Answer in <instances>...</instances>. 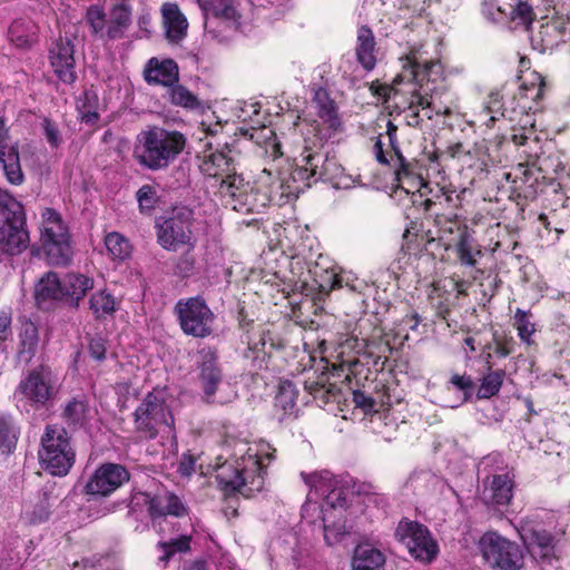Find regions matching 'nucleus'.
Wrapping results in <instances>:
<instances>
[{
	"label": "nucleus",
	"instance_id": "44",
	"mask_svg": "<svg viewBox=\"0 0 570 570\" xmlns=\"http://www.w3.org/2000/svg\"><path fill=\"white\" fill-rule=\"evenodd\" d=\"M514 326L520 340L530 345L532 343L531 336L535 332L534 323L530 320V313L518 308L514 315Z\"/></svg>",
	"mask_w": 570,
	"mask_h": 570
},
{
	"label": "nucleus",
	"instance_id": "59",
	"mask_svg": "<svg viewBox=\"0 0 570 570\" xmlns=\"http://www.w3.org/2000/svg\"><path fill=\"white\" fill-rule=\"evenodd\" d=\"M396 131H397V127L392 122V121H389L387 125H386V134L389 136V140H390V144L393 148V150H399L395 146L396 144ZM395 159V154L391 157V160H394Z\"/></svg>",
	"mask_w": 570,
	"mask_h": 570
},
{
	"label": "nucleus",
	"instance_id": "60",
	"mask_svg": "<svg viewBox=\"0 0 570 570\" xmlns=\"http://www.w3.org/2000/svg\"><path fill=\"white\" fill-rule=\"evenodd\" d=\"M374 154H375V157H376V160L381 164H387L389 163V159L386 158L385 156V153L383 150V144L380 139L376 140V142L374 144Z\"/></svg>",
	"mask_w": 570,
	"mask_h": 570
},
{
	"label": "nucleus",
	"instance_id": "32",
	"mask_svg": "<svg viewBox=\"0 0 570 570\" xmlns=\"http://www.w3.org/2000/svg\"><path fill=\"white\" fill-rule=\"evenodd\" d=\"M98 108L99 97L95 90H85L82 95L78 98L77 109L80 119L83 122L88 125H95L99 119Z\"/></svg>",
	"mask_w": 570,
	"mask_h": 570
},
{
	"label": "nucleus",
	"instance_id": "38",
	"mask_svg": "<svg viewBox=\"0 0 570 570\" xmlns=\"http://www.w3.org/2000/svg\"><path fill=\"white\" fill-rule=\"evenodd\" d=\"M505 377V371L495 370L489 371L488 374L483 376L481 380L480 387L478 390L479 399H490L497 395L502 386L503 380Z\"/></svg>",
	"mask_w": 570,
	"mask_h": 570
},
{
	"label": "nucleus",
	"instance_id": "61",
	"mask_svg": "<svg viewBox=\"0 0 570 570\" xmlns=\"http://www.w3.org/2000/svg\"><path fill=\"white\" fill-rule=\"evenodd\" d=\"M341 284H340V279L336 275L332 274L330 276V283L328 284H321L320 287L322 288V291H325V292H330L332 289H335L337 287H340Z\"/></svg>",
	"mask_w": 570,
	"mask_h": 570
},
{
	"label": "nucleus",
	"instance_id": "16",
	"mask_svg": "<svg viewBox=\"0 0 570 570\" xmlns=\"http://www.w3.org/2000/svg\"><path fill=\"white\" fill-rule=\"evenodd\" d=\"M73 53V43L68 38L57 39L49 49L50 65L58 78L65 83H72L77 78Z\"/></svg>",
	"mask_w": 570,
	"mask_h": 570
},
{
	"label": "nucleus",
	"instance_id": "1",
	"mask_svg": "<svg viewBox=\"0 0 570 570\" xmlns=\"http://www.w3.org/2000/svg\"><path fill=\"white\" fill-rule=\"evenodd\" d=\"M274 449L265 441L235 443V463H224L217 469L216 480L225 491L250 497L264 487L266 461L273 458Z\"/></svg>",
	"mask_w": 570,
	"mask_h": 570
},
{
	"label": "nucleus",
	"instance_id": "57",
	"mask_svg": "<svg viewBox=\"0 0 570 570\" xmlns=\"http://www.w3.org/2000/svg\"><path fill=\"white\" fill-rule=\"evenodd\" d=\"M11 316L2 312L0 314V342H4L11 335Z\"/></svg>",
	"mask_w": 570,
	"mask_h": 570
},
{
	"label": "nucleus",
	"instance_id": "56",
	"mask_svg": "<svg viewBox=\"0 0 570 570\" xmlns=\"http://www.w3.org/2000/svg\"><path fill=\"white\" fill-rule=\"evenodd\" d=\"M353 402L356 406L362 407L364 411H371L374 407L373 399L368 397L362 392H354Z\"/></svg>",
	"mask_w": 570,
	"mask_h": 570
},
{
	"label": "nucleus",
	"instance_id": "14",
	"mask_svg": "<svg viewBox=\"0 0 570 570\" xmlns=\"http://www.w3.org/2000/svg\"><path fill=\"white\" fill-rule=\"evenodd\" d=\"M129 480V473L119 464L106 463L89 478L85 493L92 498L108 497Z\"/></svg>",
	"mask_w": 570,
	"mask_h": 570
},
{
	"label": "nucleus",
	"instance_id": "63",
	"mask_svg": "<svg viewBox=\"0 0 570 570\" xmlns=\"http://www.w3.org/2000/svg\"><path fill=\"white\" fill-rule=\"evenodd\" d=\"M404 323H405L406 325H409V327H410L412 331H414V330H416V328H417V325H419L417 316H416V315H413V316H411V317H406V318L404 320Z\"/></svg>",
	"mask_w": 570,
	"mask_h": 570
},
{
	"label": "nucleus",
	"instance_id": "31",
	"mask_svg": "<svg viewBox=\"0 0 570 570\" xmlns=\"http://www.w3.org/2000/svg\"><path fill=\"white\" fill-rule=\"evenodd\" d=\"M50 498L43 493L35 503H28L23 507L21 520L27 524H38L48 520L50 515Z\"/></svg>",
	"mask_w": 570,
	"mask_h": 570
},
{
	"label": "nucleus",
	"instance_id": "26",
	"mask_svg": "<svg viewBox=\"0 0 570 570\" xmlns=\"http://www.w3.org/2000/svg\"><path fill=\"white\" fill-rule=\"evenodd\" d=\"M60 284L62 299H66L70 305L76 307L86 293L94 287V281L80 274H69L60 281Z\"/></svg>",
	"mask_w": 570,
	"mask_h": 570
},
{
	"label": "nucleus",
	"instance_id": "46",
	"mask_svg": "<svg viewBox=\"0 0 570 570\" xmlns=\"http://www.w3.org/2000/svg\"><path fill=\"white\" fill-rule=\"evenodd\" d=\"M318 153H326L323 150L321 145H314V147H305L301 155V163L305 164V168L309 170V176L316 181L321 179V170L323 167V161L314 160L315 156Z\"/></svg>",
	"mask_w": 570,
	"mask_h": 570
},
{
	"label": "nucleus",
	"instance_id": "25",
	"mask_svg": "<svg viewBox=\"0 0 570 570\" xmlns=\"http://www.w3.org/2000/svg\"><path fill=\"white\" fill-rule=\"evenodd\" d=\"M383 552L368 543L358 544L352 558V570H384Z\"/></svg>",
	"mask_w": 570,
	"mask_h": 570
},
{
	"label": "nucleus",
	"instance_id": "47",
	"mask_svg": "<svg viewBox=\"0 0 570 570\" xmlns=\"http://www.w3.org/2000/svg\"><path fill=\"white\" fill-rule=\"evenodd\" d=\"M314 160L323 161V167L321 170V179L325 180H335L342 173L341 165L336 161L334 157H331L328 153H318Z\"/></svg>",
	"mask_w": 570,
	"mask_h": 570
},
{
	"label": "nucleus",
	"instance_id": "35",
	"mask_svg": "<svg viewBox=\"0 0 570 570\" xmlns=\"http://www.w3.org/2000/svg\"><path fill=\"white\" fill-rule=\"evenodd\" d=\"M200 170L209 177L226 176L233 170L232 159L225 153H212L204 158Z\"/></svg>",
	"mask_w": 570,
	"mask_h": 570
},
{
	"label": "nucleus",
	"instance_id": "54",
	"mask_svg": "<svg viewBox=\"0 0 570 570\" xmlns=\"http://www.w3.org/2000/svg\"><path fill=\"white\" fill-rule=\"evenodd\" d=\"M458 390L463 391L465 394L470 393L473 389V381L469 375H452L450 380Z\"/></svg>",
	"mask_w": 570,
	"mask_h": 570
},
{
	"label": "nucleus",
	"instance_id": "40",
	"mask_svg": "<svg viewBox=\"0 0 570 570\" xmlns=\"http://www.w3.org/2000/svg\"><path fill=\"white\" fill-rule=\"evenodd\" d=\"M105 245L114 259L124 261L130 255V244L128 239L119 233H109L105 238Z\"/></svg>",
	"mask_w": 570,
	"mask_h": 570
},
{
	"label": "nucleus",
	"instance_id": "13",
	"mask_svg": "<svg viewBox=\"0 0 570 570\" xmlns=\"http://www.w3.org/2000/svg\"><path fill=\"white\" fill-rule=\"evenodd\" d=\"M191 212L178 208L173 215L158 225V242L168 250H177L180 246L190 244Z\"/></svg>",
	"mask_w": 570,
	"mask_h": 570
},
{
	"label": "nucleus",
	"instance_id": "28",
	"mask_svg": "<svg viewBox=\"0 0 570 570\" xmlns=\"http://www.w3.org/2000/svg\"><path fill=\"white\" fill-rule=\"evenodd\" d=\"M60 279L55 273L43 275L35 286V298L39 306L47 302L62 299Z\"/></svg>",
	"mask_w": 570,
	"mask_h": 570
},
{
	"label": "nucleus",
	"instance_id": "8",
	"mask_svg": "<svg viewBox=\"0 0 570 570\" xmlns=\"http://www.w3.org/2000/svg\"><path fill=\"white\" fill-rule=\"evenodd\" d=\"M59 391L58 375L48 365H39L19 382L14 396L26 400L31 406L45 407Z\"/></svg>",
	"mask_w": 570,
	"mask_h": 570
},
{
	"label": "nucleus",
	"instance_id": "29",
	"mask_svg": "<svg viewBox=\"0 0 570 570\" xmlns=\"http://www.w3.org/2000/svg\"><path fill=\"white\" fill-rule=\"evenodd\" d=\"M200 6L206 14L237 22L240 18L237 0H202Z\"/></svg>",
	"mask_w": 570,
	"mask_h": 570
},
{
	"label": "nucleus",
	"instance_id": "19",
	"mask_svg": "<svg viewBox=\"0 0 570 570\" xmlns=\"http://www.w3.org/2000/svg\"><path fill=\"white\" fill-rule=\"evenodd\" d=\"M222 380L223 375L220 368L217 366L215 353L212 351H203L199 365V381L207 401H210L214 396Z\"/></svg>",
	"mask_w": 570,
	"mask_h": 570
},
{
	"label": "nucleus",
	"instance_id": "22",
	"mask_svg": "<svg viewBox=\"0 0 570 570\" xmlns=\"http://www.w3.org/2000/svg\"><path fill=\"white\" fill-rule=\"evenodd\" d=\"M393 161H395L394 166L396 167L397 186L406 194L420 191L425 187L423 178L414 171L413 165L406 161L400 150H395V159Z\"/></svg>",
	"mask_w": 570,
	"mask_h": 570
},
{
	"label": "nucleus",
	"instance_id": "36",
	"mask_svg": "<svg viewBox=\"0 0 570 570\" xmlns=\"http://www.w3.org/2000/svg\"><path fill=\"white\" fill-rule=\"evenodd\" d=\"M116 298L106 291H100L91 295L89 308L96 318H105L112 315L117 309Z\"/></svg>",
	"mask_w": 570,
	"mask_h": 570
},
{
	"label": "nucleus",
	"instance_id": "15",
	"mask_svg": "<svg viewBox=\"0 0 570 570\" xmlns=\"http://www.w3.org/2000/svg\"><path fill=\"white\" fill-rule=\"evenodd\" d=\"M144 504L147 507L148 513L153 520V525L161 529V520L166 515L183 517L187 509L180 499L171 492L163 491L154 495L141 493Z\"/></svg>",
	"mask_w": 570,
	"mask_h": 570
},
{
	"label": "nucleus",
	"instance_id": "6",
	"mask_svg": "<svg viewBox=\"0 0 570 570\" xmlns=\"http://www.w3.org/2000/svg\"><path fill=\"white\" fill-rule=\"evenodd\" d=\"M131 13L130 0H111L107 13L99 6H90L86 12V21L95 36L117 40L125 37L131 24Z\"/></svg>",
	"mask_w": 570,
	"mask_h": 570
},
{
	"label": "nucleus",
	"instance_id": "2",
	"mask_svg": "<svg viewBox=\"0 0 570 570\" xmlns=\"http://www.w3.org/2000/svg\"><path fill=\"white\" fill-rule=\"evenodd\" d=\"M185 146L186 137L181 132L148 126L136 136L132 158L142 168L159 171L168 168Z\"/></svg>",
	"mask_w": 570,
	"mask_h": 570
},
{
	"label": "nucleus",
	"instance_id": "20",
	"mask_svg": "<svg viewBox=\"0 0 570 570\" xmlns=\"http://www.w3.org/2000/svg\"><path fill=\"white\" fill-rule=\"evenodd\" d=\"M17 356L28 364L37 354L40 336L38 326L30 320H22L19 330Z\"/></svg>",
	"mask_w": 570,
	"mask_h": 570
},
{
	"label": "nucleus",
	"instance_id": "42",
	"mask_svg": "<svg viewBox=\"0 0 570 570\" xmlns=\"http://www.w3.org/2000/svg\"><path fill=\"white\" fill-rule=\"evenodd\" d=\"M157 547L163 551L159 560L167 563L175 553L187 552L190 549V535H180L170 541H160Z\"/></svg>",
	"mask_w": 570,
	"mask_h": 570
},
{
	"label": "nucleus",
	"instance_id": "52",
	"mask_svg": "<svg viewBox=\"0 0 570 570\" xmlns=\"http://www.w3.org/2000/svg\"><path fill=\"white\" fill-rule=\"evenodd\" d=\"M42 128H43L45 137H46L48 144L52 148L59 147L62 142V138H61L60 130H59L58 126L55 122H52L50 119L45 118L42 121Z\"/></svg>",
	"mask_w": 570,
	"mask_h": 570
},
{
	"label": "nucleus",
	"instance_id": "34",
	"mask_svg": "<svg viewBox=\"0 0 570 570\" xmlns=\"http://www.w3.org/2000/svg\"><path fill=\"white\" fill-rule=\"evenodd\" d=\"M89 409L85 401L72 399L62 411L65 423L71 429L83 426L88 422Z\"/></svg>",
	"mask_w": 570,
	"mask_h": 570
},
{
	"label": "nucleus",
	"instance_id": "62",
	"mask_svg": "<svg viewBox=\"0 0 570 570\" xmlns=\"http://www.w3.org/2000/svg\"><path fill=\"white\" fill-rule=\"evenodd\" d=\"M495 352H497L498 355H500L502 357H505V356H508L511 353V348L508 347L505 344H500L499 343L497 345Z\"/></svg>",
	"mask_w": 570,
	"mask_h": 570
},
{
	"label": "nucleus",
	"instance_id": "11",
	"mask_svg": "<svg viewBox=\"0 0 570 570\" xmlns=\"http://www.w3.org/2000/svg\"><path fill=\"white\" fill-rule=\"evenodd\" d=\"M175 312L185 334L194 337H206L212 334L215 316L202 297L179 299Z\"/></svg>",
	"mask_w": 570,
	"mask_h": 570
},
{
	"label": "nucleus",
	"instance_id": "37",
	"mask_svg": "<svg viewBox=\"0 0 570 570\" xmlns=\"http://www.w3.org/2000/svg\"><path fill=\"white\" fill-rule=\"evenodd\" d=\"M309 170L305 168V164L301 163L292 173L289 179L283 181L281 187L284 188L283 195L297 196L305 187L311 186Z\"/></svg>",
	"mask_w": 570,
	"mask_h": 570
},
{
	"label": "nucleus",
	"instance_id": "45",
	"mask_svg": "<svg viewBox=\"0 0 570 570\" xmlns=\"http://www.w3.org/2000/svg\"><path fill=\"white\" fill-rule=\"evenodd\" d=\"M338 348L341 365H346L348 370H352V367L356 365L358 361L355 355H350V352L358 353L363 348V344L356 337H348L344 342L340 343Z\"/></svg>",
	"mask_w": 570,
	"mask_h": 570
},
{
	"label": "nucleus",
	"instance_id": "24",
	"mask_svg": "<svg viewBox=\"0 0 570 570\" xmlns=\"http://www.w3.org/2000/svg\"><path fill=\"white\" fill-rule=\"evenodd\" d=\"M145 79L148 83L173 86L178 81V66L170 59L158 61L154 58L145 71Z\"/></svg>",
	"mask_w": 570,
	"mask_h": 570
},
{
	"label": "nucleus",
	"instance_id": "10",
	"mask_svg": "<svg viewBox=\"0 0 570 570\" xmlns=\"http://www.w3.org/2000/svg\"><path fill=\"white\" fill-rule=\"evenodd\" d=\"M304 482L309 487L307 501L303 507L306 512L313 505L317 504L320 499L324 503L320 507L323 513L327 507L332 509L343 508L346 502V491L338 487V481L328 471L313 472L311 474L302 473Z\"/></svg>",
	"mask_w": 570,
	"mask_h": 570
},
{
	"label": "nucleus",
	"instance_id": "17",
	"mask_svg": "<svg viewBox=\"0 0 570 570\" xmlns=\"http://www.w3.org/2000/svg\"><path fill=\"white\" fill-rule=\"evenodd\" d=\"M0 164L4 176L11 185H21L24 176L21 169L19 147L17 142H10L4 120L0 118Z\"/></svg>",
	"mask_w": 570,
	"mask_h": 570
},
{
	"label": "nucleus",
	"instance_id": "50",
	"mask_svg": "<svg viewBox=\"0 0 570 570\" xmlns=\"http://www.w3.org/2000/svg\"><path fill=\"white\" fill-rule=\"evenodd\" d=\"M137 200L141 209L154 208L157 200V193L150 185H144L137 191Z\"/></svg>",
	"mask_w": 570,
	"mask_h": 570
},
{
	"label": "nucleus",
	"instance_id": "5",
	"mask_svg": "<svg viewBox=\"0 0 570 570\" xmlns=\"http://www.w3.org/2000/svg\"><path fill=\"white\" fill-rule=\"evenodd\" d=\"M75 450L66 429L58 424L47 425L41 436L39 461L52 475H66L75 463Z\"/></svg>",
	"mask_w": 570,
	"mask_h": 570
},
{
	"label": "nucleus",
	"instance_id": "4",
	"mask_svg": "<svg viewBox=\"0 0 570 570\" xmlns=\"http://www.w3.org/2000/svg\"><path fill=\"white\" fill-rule=\"evenodd\" d=\"M167 401V390L159 387L141 399L134 412L135 431L141 439L153 440L161 432L174 431L175 420Z\"/></svg>",
	"mask_w": 570,
	"mask_h": 570
},
{
	"label": "nucleus",
	"instance_id": "51",
	"mask_svg": "<svg viewBox=\"0 0 570 570\" xmlns=\"http://www.w3.org/2000/svg\"><path fill=\"white\" fill-rule=\"evenodd\" d=\"M459 259L462 264L468 266L475 265V254H480V250L474 252L472 245L466 237H462L458 244Z\"/></svg>",
	"mask_w": 570,
	"mask_h": 570
},
{
	"label": "nucleus",
	"instance_id": "9",
	"mask_svg": "<svg viewBox=\"0 0 570 570\" xmlns=\"http://www.w3.org/2000/svg\"><path fill=\"white\" fill-rule=\"evenodd\" d=\"M479 546L487 562L500 570H520L524 564L520 546L497 532L484 533Z\"/></svg>",
	"mask_w": 570,
	"mask_h": 570
},
{
	"label": "nucleus",
	"instance_id": "23",
	"mask_svg": "<svg viewBox=\"0 0 570 570\" xmlns=\"http://www.w3.org/2000/svg\"><path fill=\"white\" fill-rule=\"evenodd\" d=\"M163 20L167 39L171 42L180 41L187 32L188 22L175 3H166L161 8Z\"/></svg>",
	"mask_w": 570,
	"mask_h": 570
},
{
	"label": "nucleus",
	"instance_id": "41",
	"mask_svg": "<svg viewBox=\"0 0 570 570\" xmlns=\"http://www.w3.org/2000/svg\"><path fill=\"white\" fill-rule=\"evenodd\" d=\"M245 187H250L248 184L244 183V179L240 176L230 175L228 173L226 178L222 180L220 184V194L227 198L226 203L235 202L239 197V194L245 189Z\"/></svg>",
	"mask_w": 570,
	"mask_h": 570
},
{
	"label": "nucleus",
	"instance_id": "27",
	"mask_svg": "<svg viewBox=\"0 0 570 570\" xmlns=\"http://www.w3.org/2000/svg\"><path fill=\"white\" fill-rule=\"evenodd\" d=\"M314 102L317 115L324 125L333 132L340 131L342 129V121L337 112V107L334 100L330 98L328 94L323 89H318L315 92Z\"/></svg>",
	"mask_w": 570,
	"mask_h": 570
},
{
	"label": "nucleus",
	"instance_id": "49",
	"mask_svg": "<svg viewBox=\"0 0 570 570\" xmlns=\"http://www.w3.org/2000/svg\"><path fill=\"white\" fill-rule=\"evenodd\" d=\"M170 100L175 105L188 108H194L198 105L197 98L183 86H176L170 89Z\"/></svg>",
	"mask_w": 570,
	"mask_h": 570
},
{
	"label": "nucleus",
	"instance_id": "55",
	"mask_svg": "<svg viewBox=\"0 0 570 570\" xmlns=\"http://www.w3.org/2000/svg\"><path fill=\"white\" fill-rule=\"evenodd\" d=\"M178 471L181 475H190L195 471V459L189 454H184L180 459Z\"/></svg>",
	"mask_w": 570,
	"mask_h": 570
},
{
	"label": "nucleus",
	"instance_id": "58",
	"mask_svg": "<svg viewBox=\"0 0 570 570\" xmlns=\"http://www.w3.org/2000/svg\"><path fill=\"white\" fill-rule=\"evenodd\" d=\"M543 87H544V83L542 80H540V83L538 87L532 86L531 88H529L528 86L524 85L522 91L524 94V97H528L529 96L528 92H531V94H533V95H531V98L533 100H539V99H541V97L543 95Z\"/></svg>",
	"mask_w": 570,
	"mask_h": 570
},
{
	"label": "nucleus",
	"instance_id": "43",
	"mask_svg": "<svg viewBox=\"0 0 570 570\" xmlns=\"http://www.w3.org/2000/svg\"><path fill=\"white\" fill-rule=\"evenodd\" d=\"M296 389L292 383H283L279 386V391L275 397V406L281 407L284 412V415L292 414L296 406Z\"/></svg>",
	"mask_w": 570,
	"mask_h": 570
},
{
	"label": "nucleus",
	"instance_id": "18",
	"mask_svg": "<svg viewBox=\"0 0 570 570\" xmlns=\"http://www.w3.org/2000/svg\"><path fill=\"white\" fill-rule=\"evenodd\" d=\"M528 551L541 567L552 566L557 561L554 537L546 530H531L524 538Z\"/></svg>",
	"mask_w": 570,
	"mask_h": 570
},
{
	"label": "nucleus",
	"instance_id": "3",
	"mask_svg": "<svg viewBox=\"0 0 570 570\" xmlns=\"http://www.w3.org/2000/svg\"><path fill=\"white\" fill-rule=\"evenodd\" d=\"M443 68L439 60L428 57L422 49L411 50L404 58L403 71L395 80H407L419 88L411 90V108L420 105L423 108L433 107V98L429 83H435L442 78Z\"/></svg>",
	"mask_w": 570,
	"mask_h": 570
},
{
	"label": "nucleus",
	"instance_id": "48",
	"mask_svg": "<svg viewBox=\"0 0 570 570\" xmlns=\"http://www.w3.org/2000/svg\"><path fill=\"white\" fill-rule=\"evenodd\" d=\"M24 31H29V28L20 20L14 21L9 28L10 40L19 48L29 47L33 42V33Z\"/></svg>",
	"mask_w": 570,
	"mask_h": 570
},
{
	"label": "nucleus",
	"instance_id": "12",
	"mask_svg": "<svg viewBox=\"0 0 570 570\" xmlns=\"http://www.w3.org/2000/svg\"><path fill=\"white\" fill-rule=\"evenodd\" d=\"M395 537L416 560L430 562L439 552L438 543L429 529L415 521H401L395 530Z\"/></svg>",
	"mask_w": 570,
	"mask_h": 570
},
{
	"label": "nucleus",
	"instance_id": "64",
	"mask_svg": "<svg viewBox=\"0 0 570 570\" xmlns=\"http://www.w3.org/2000/svg\"><path fill=\"white\" fill-rule=\"evenodd\" d=\"M150 23V16L149 14H142L138 19V24L141 29L147 30V27Z\"/></svg>",
	"mask_w": 570,
	"mask_h": 570
},
{
	"label": "nucleus",
	"instance_id": "33",
	"mask_svg": "<svg viewBox=\"0 0 570 570\" xmlns=\"http://www.w3.org/2000/svg\"><path fill=\"white\" fill-rule=\"evenodd\" d=\"M267 197L265 195L258 196L252 187H245L235 202L229 203V206L239 213H259L266 206Z\"/></svg>",
	"mask_w": 570,
	"mask_h": 570
},
{
	"label": "nucleus",
	"instance_id": "21",
	"mask_svg": "<svg viewBox=\"0 0 570 570\" xmlns=\"http://www.w3.org/2000/svg\"><path fill=\"white\" fill-rule=\"evenodd\" d=\"M355 55L358 63L371 71L376 65V42L373 31L362 26L357 29Z\"/></svg>",
	"mask_w": 570,
	"mask_h": 570
},
{
	"label": "nucleus",
	"instance_id": "7",
	"mask_svg": "<svg viewBox=\"0 0 570 570\" xmlns=\"http://www.w3.org/2000/svg\"><path fill=\"white\" fill-rule=\"evenodd\" d=\"M40 234L43 249L55 265H66L71 258L69 229L61 215L45 208L41 213Z\"/></svg>",
	"mask_w": 570,
	"mask_h": 570
},
{
	"label": "nucleus",
	"instance_id": "53",
	"mask_svg": "<svg viewBox=\"0 0 570 570\" xmlns=\"http://www.w3.org/2000/svg\"><path fill=\"white\" fill-rule=\"evenodd\" d=\"M89 354L96 361H102L106 357L107 346L102 337H92L89 342Z\"/></svg>",
	"mask_w": 570,
	"mask_h": 570
},
{
	"label": "nucleus",
	"instance_id": "39",
	"mask_svg": "<svg viewBox=\"0 0 570 570\" xmlns=\"http://www.w3.org/2000/svg\"><path fill=\"white\" fill-rule=\"evenodd\" d=\"M18 441V429L9 415H0V450L10 453Z\"/></svg>",
	"mask_w": 570,
	"mask_h": 570
},
{
	"label": "nucleus",
	"instance_id": "30",
	"mask_svg": "<svg viewBox=\"0 0 570 570\" xmlns=\"http://www.w3.org/2000/svg\"><path fill=\"white\" fill-rule=\"evenodd\" d=\"M484 495L493 504H508L512 498V484L508 475H494L490 487L484 490Z\"/></svg>",
	"mask_w": 570,
	"mask_h": 570
}]
</instances>
